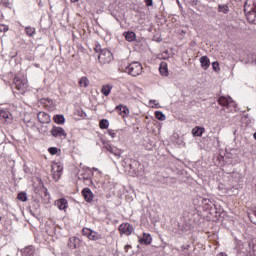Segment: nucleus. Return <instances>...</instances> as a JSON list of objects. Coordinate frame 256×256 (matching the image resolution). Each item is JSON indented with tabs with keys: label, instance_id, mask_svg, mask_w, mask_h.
I'll return each mask as SVG.
<instances>
[{
	"label": "nucleus",
	"instance_id": "obj_1",
	"mask_svg": "<svg viewBox=\"0 0 256 256\" xmlns=\"http://www.w3.org/2000/svg\"><path fill=\"white\" fill-rule=\"evenodd\" d=\"M125 73L131 77H139L143 73V66L139 62H132L125 68Z\"/></svg>",
	"mask_w": 256,
	"mask_h": 256
},
{
	"label": "nucleus",
	"instance_id": "obj_2",
	"mask_svg": "<svg viewBox=\"0 0 256 256\" xmlns=\"http://www.w3.org/2000/svg\"><path fill=\"white\" fill-rule=\"evenodd\" d=\"M244 12L247 21L256 25V0L253 2L252 6L245 5Z\"/></svg>",
	"mask_w": 256,
	"mask_h": 256
},
{
	"label": "nucleus",
	"instance_id": "obj_3",
	"mask_svg": "<svg viewBox=\"0 0 256 256\" xmlns=\"http://www.w3.org/2000/svg\"><path fill=\"white\" fill-rule=\"evenodd\" d=\"M82 235L84 237H87V239H89V241H102V239H103V234H100L99 232H97L91 228H83Z\"/></svg>",
	"mask_w": 256,
	"mask_h": 256
},
{
	"label": "nucleus",
	"instance_id": "obj_4",
	"mask_svg": "<svg viewBox=\"0 0 256 256\" xmlns=\"http://www.w3.org/2000/svg\"><path fill=\"white\" fill-rule=\"evenodd\" d=\"M111 59H113V54L109 49H102L98 54L99 63H110Z\"/></svg>",
	"mask_w": 256,
	"mask_h": 256
},
{
	"label": "nucleus",
	"instance_id": "obj_5",
	"mask_svg": "<svg viewBox=\"0 0 256 256\" xmlns=\"http://www.w3.org/2000/svg\"><path fill=\"white\" fill-rule=\"evenodd\" d=\"M52 137H56L58 139H67V132H65V129L59 126H53V128L50 131Z\"/></svg>",
	"mask_w": 256,
	"mask_h": 256
},
{
	"label": "nucleus",
	"instance_id": "obj_6",
	"mask_svg": "<svg viewBox=\"0 0 256 256\" xmlns=\"http://www.w3.org/2000/svg\"><path fill=\"white\" fill-rule=\"evenodd\" d=\"M51 173L54 181H59V179H61V175H63V166L59 164L52 165Z\"/></svg>",
	"mask_w": 256,
	"mask_h": 256
},
{
	"label": "nucleus",
	"instance_id": "obj_7",
	"mask_svg": "<svg viewBox=\"0 0 256 256\" xmlns=\"http://www.w3.org/2000/svg\"><path fill=\"white\" fill-rule=\"evenodd\" d=\"M13 115L7 110H0V123H11Z\"/></svg>",
	"mask_w": 256,
	"mask_h": 256
},
{
	"label": "nucleus",
	"instance_id": "obj_8",
	"mask_svg": "<svg viewBox=\"0 0 256 256\" xmlns=\"http://www.w3.org/2000/svg\"><path fill=\"white\" fill-rule=\"evenodd\" d=\"M14 85L18 91H25L28 87L27 80H21V78L17 76L14 78Z\"/></svg>",
	"mask_w": 256,
	"mask_h": 256
},
{
	"label": "nucleus",
	"instance_id": "obj_9",
	"mask_svg": "<svg viewBox=\"0 0 256 256\" xmlns=\"http://www.w3.org/2000/svg\"><path fill=\"white\" fill-rule=\"evenodd\" d=\"M119 231L120 233H122L123 235H131V233H133L134 231V228H133V225L129 224V223H124V224H121L119 226Z\"/></svg>",
	"mask_w": 256,
	"mask_h": 256
},
{
	"label": "nucleus",
	"instance_id": "obj_10",
	"mask_svg": "<svg viewBox=\"0 0 256 256\" xmlns=\"http://www.w3.org/2000/svg\"><path fill=\"white\" fill-rule=\"evenodd\" d=\"M218 103L222 107H228L229 105H231V103H233V98H231V96H228V97L220 96L218 98Z\"/></svg>",
	"mask_w": 256,
	"mask_h": 256
},
{
	"label": "nucleus",
	"instance_id": "obj_11",
	"mask_svg": "<svg viewBox=\"0 0 256 256\" xmlns=\"http://www.w3.org/2000/svg\"><path fill=\"white\" fill-rule=\"evenodd\" d=\"M38 121L39 123H51V116H49V114L45 113V112H39L38 115Z\"/></svg>",
	"mask_w": 256,
	"mask_h": 256
},
{
	"label": "nucleus",
	"instance_id": "obj_12",
	"mask_svg": "<svg viewBox=\"0 0 256 256\" xmlns=\"http://www.w3.org/2000/svg\"><path fill=\"white\" fill-rule=\"evenodd\" d=\"M199 61H200V65H201L202 69H204V71H207V69H209V67H211V60H209V57L202 56V57H200Z\"/></svg>",
	"mask_w": 256,
	"mask_h": 256
},
{
	"label": "nucleus",
	"instance_id": "obj_13",
	"mask_svg": "<svg viewBox=\"0 0 256 256\" xmlns=\"http://www.w3.org/2000/svg\"><path fill=\"white\" fill-rule=\"evenodd\" d=\"M82 195L87 203H91V201H93V192L89 188H84L82 190Z\"/></svg>",
	"mask_w": 256,
	"mask_h": 256
},
{
	"label": "nucleus",
	"instance_id": "obj_14",
	"mask_svg": "<svg viewBox=\"0 0 256 256\" xmlns=\"http://www.w3.org/2000/svg\"><path fill=\"white\" fill-rule=\"evenodd\" d=\"M151 241H153V238H151V234L147 233H144L143 237L139 239L141 245H151Z\"/></svg>",
	"mask_w": 256,
	"mask_h": 256
},
{
	"label": "nucleus",
	"instance_id": "obj_15",
	"mask_svg": "<svg viewBox=\"0 0 256 256\" xmlns=\"http://www.w3.org/2000/svg\"><path fill=\"white\" fill-rule=\"evenodd\" d=\"M78 179L80 181H84V183H86V185H90V183H93V181L91 180V176H89V174H87L86 172H82L78 175Z\"/></svg>",
	"mask_w": 256,
	"mask_h": 256
},
{
	"label": "nucleus",
	"instance_id": "obj_16",
	"mask_svg": "<svg viewBox=\"0 0 256 256\" xmlns=\"http://www.w3.org/2000/svg\"><path fill=\"white\" fill-rule=\"evenodd\" d=\"M56 206L58 207V209H60V211H65L67 209V199L62 198L59 199L55 202Z\"/></svg>",
	"mask_w": 256,
	"mask_h": 256
},
{
	"label": "nucleus",
	"instance_id": "obj_17",
	"mask_svg": "<svg viewBox=\"0 0 256 256\" xmlns=\"http://www.w3.org/2000/svg\"><path fill=\"white\" fill-rule=\"evenodd\" d=\"M23 256H35V248L33 246H27L21 250Z\"/></svg>",
	"mask_w": 256,
	"mask_h": 256
},
{
	"label": "nucleus",
	"instance_id": "obj_18",
	"mask_svg": "<svg viewBox=\"0 0 256 256\" xmlns=\"http://www.w3.org/2000/svg\"><path fill=\"white\" fill-rule=\"evenodd\" d=\"M124 37L129 43H133L137 39V35L133 31L124 32Z\"/></svg>",
	"mask_w": 256,
	"mask_h": 256
},
{
	"label": "nucleus",
	"instance_id": "obj_19",
	"mask_svg": "<svg viewBox=\"0 0 256 256\" xmlns=\"http://www.w3.org/2000/svg\"><path fill=\"white\" fill-rule=\"evenodd\" d=\"M160 74L163 75V77L169 76V69L167 68V63L162 62L159 67Z\"/></svg>",
	"mask_w": 256,
	"mask_h": 256
},
{
	"label": "nucleus",
	"instance_id": "obj_20",
	"mask_svg": "<svg viewBox=\"0 0 256 256\" xmlns=\"http://www.w3.org/2000/svg\"><path fill=\"white\" fill-rule=\"evenodd\" d=\"M203 133H205V128L203 127L196 126L192 129V134L194 135V137H201Z\"/></svg>",
	"mask_w": 256,
	"mask_h": 256
},
{
	"label": "nucleus",
	"instance_id": "obj_21",
	"mask_svg": "<svg viewBox=\"0 0 256 256\" xmlns=\"http://www.w3.org/2000/svg\"><path fill=\"white\" fill-rule=\"evenodd\" d=\"M112 89H113L112 85H109V84L103 85L102 88H101V93L105 97H109Z\"/></svg>",
	"mask_w": 256,
	"mask_h": 256
},
{
	"label": "nucleus",
	"instance_id": "obj_22",
	"mask_svg": "<svg viewBox=\"0 0 256 256\" xmlns=\"http://www.w3.org/2000/svg\"><path fill=\"white\" fill-rule=\"evenodd\" d=\"M116 111H119L120 115H129V108L127 106L118 105Z\"/></svg>",
	"mask_w": 256,
	"mask_h": 256
},
{
	"label": "nucleus",
	"instance_id": "obj_23",
	"mask_svg": "<svg viewBox=\"0 0 256 256\" xmlns=\"http://www.w3.org/2000/svg\"><path fill=\"white\" fill-rule=\"evenodd\" d=\"M79 243V238L77 237H72L69 239L68 246L70 249H77V244Z\"/></svg>",
	"mask_w": 256,
	"mask_h": 256
},
{
	"label": "nucleus",
	"instance_id": "obj_24",
	"mask_svg": "<svg viewBox=\"0 0 256 256\" xmlns=\"http://www.w3.org/2000/svg\"><path fill=\"white\" fill-rule=\"evenodd\" d=\"M53 120L57 123V125H63L65 123V116L63 115H54Z\"/></svg>",
	"mask_w": 256,
	"mask_h": 256
},
{
	"label": "nucleus",
	"instance_id": "obj_25",
	"mask_svg": "<svg viewBox=\"0 0 256 256\" xmlns=\"http://www.w3.org/2000/svg\"><path fill=\"white\" fill-rule=\"evenodd\" d=\"M248 217L254 225H256V208L252 209L250 212H248Z\"/></svg>",
	"mask_w": 256,
	"mask_h": 256
},
{
	"label": "nucleus",
	"instance_id": "obj_26",
	"mask_svg": "<svg viewBox=\"0 0 256 256\" xmlns=\"http://www.w3.org/2000/svg\"><path fill=\"white\" fill-rule=\"evenodd\" d=\"M78 83L80 87H89V78L83 76L82 78H80Z\"/></svg>",
	"mask_w": 256,
	"mask_h": 256
},
{
	"label": "nucleus",
	"instance_id": "obj_27",
	"mask_svg": "<svg viewBox=\"0 0 256 256\" xmlns=\"http://www.w3.org/2000/svg\"><path fill=\"white\" fill-rule=\"evenodd\" d=\"M218 11H219V13L227 14V13H229V6L227 4H223V5L219 4Z\"/></svg>",
	"mask_w": 256,
	"mask_h": 256
},
{
	"label": "nucleus",
	"instance_id": "obj_28",
	"mask_svg": "<svg viewBox=\"0 0 256 256\" xmlns=\"http://www.w3.org/2000/svg\"><path fill=\"white\" fill-rule=\"evenodd\" d=\"M100 129H108L109 128V120L102 119L99 123Z\"/></svg>",
	"mask_w": 256,
	"mask_h": 256
},
{
	"label": "nucleus",
	"instance_id": "obj_29",
	"mask_svg": "<svg viewBox=\"0 0 256 256\" xmlns=\"http://www.w3.org/2000/svg\"><path fill=\"white\" fill-rule=\"evenodd\" d=\"M26 31V35H28L29 37H33V35H35V28L27 26L25 28Z\"/></svg>",
	"mask_w": 256,
	"mask_h": 256
},
{
	"label": "nucleus",
	"instance_id": "obj_30",
	"mask_svg": "<svg viewBox=\"0 0 256 256\" xmlns=\"http://www.w3.org/2000/svg\"><path fill=\"white\" fill-rule=\"evenodd\" d=\"M155 117H156V119H158V121H165V119H166L165 114H163V112H161V111H156Z\"/></svg>",
	"mask_w": 256,
	"mask_h": 256
},
{
	"label": "nucleus",
	"instance_id": "obj_31",
	"mask_svg": "<svg viewBox=\"0 0 256 256\" xmlns=\"http://www.w3.org/2000/svg\"><path fill=\"white\" fill-rule=\"evenodd\" d=\"M202 203L205 206V209H211V205H213V202L209 199H203Z\"/></svg>",
	"mask_w": 256,
	"mask_h": 256
},
{
	"label": "nucleus",
	"instance_id": "obj_32",
	"mask_svg": "<svg viewBox=\"0 0 256 256\" xmlns=\"http://www.w3.org/2000/svg\"><path fill=\"white\" fill-rule=\"evenodd\" d=\"M18 200L23 201V202L27 201V193H25V192L19 193L18 194Z\"/></svg>",
	"mask_w": 256,
	"mask_h": 256
},
{
	"label": "nucleus",
	"instance_id": "obj_33",
	"mask_svg": "<svg viewBox=\"0 0 256 256\" xmlns=\"http://www.w3.org/2000/svg\"><path fill=\"white\" fill-rule=\"evenodd\" d=\"M7 31H9V26L0 24V33H7Z\"/></svg>",
	"mask_w": 256,
	"mask_h": 256
},
{
	"label": "nucleus",
	"instance_id": "obj_34",
	"mask_svg": "<svg viewBox=\"0 0 256 256\" xmlns=\"http://www.w3.org/2000/svg\"><path fill=\"white\" fill-rule=\"evenodd\" d=\"M212 69L214 70V71H220L221 70V68H219V62H213L212 63Z\"/></svg>",
	"mask_w": 256,
	"mask_h": 256
},
{
	"label": "nucleus",
	"instance_id": "obj_35",
	"mask_svg": "<svg viewBox=\"0 0 256 256\" xmlns=\"http://www.w3.org/2000/svg\"><path fill=\"white\" fill-rule=\"evenodd\" d=\"M48 151H49L50 155H57L58 149L55 148V147H50V148L48 149Z\"/></svg>",
	"mask_w": 256,
	"mask_h": 256
},
{
	"label": "nucleus",
	"instance_id": "obj_36",
	"mask_svg": "<svg viewBox=\"0 0 256 256\" xmlns=\"http://www.w3.org/2000/svg\"><path fill=\"white\" fill-rule=\"evenodd\" d=\"M107 150H108L110 153H113V155H115V157H117V159H119V157H121V154H119V153H117V152H114V151H113V148L108 147Z\"/></svg>",
	"mask_w": 256,
	"mask_h": 256
},
{
	"label": "nucleus",
	"instance_id": "obj_37",
	"mask_svg": "<svg viewBox=\"0 0 256 256\" xmlns=\"http://www.w3.org/2000/svg\"><path fill=\"white\" fill-rule=\"evenodd\" d=\"M149 103H150V105L154 104V106H152V107H154L155 109H159V103L157 100H150Z\"/></svg>",
	"mask_w": 256,
	"mask_h": 256
},
{
	"label": "nucleus",
	"instance_id": "obj_38",
	"mask_svg": "<svg viewBox=\"0 0 256 256\" xmlns=\"http://www.w3.org/2000/svg\"><path fill=\"white\" fill-rule=\"evenodd\" d=\"M107 133L108 135H110L112 139H115V137H117V134L115 133L114 130H107Z\"/></svg>",
	"mask_w": 256,
	"mask_h": 256
},
{
	"label": "nucleus",
	"instance_id": "obj_39",
	"mask_svg": "<svg viewBox=\"0 0 256 256\" xmlns=\"http://www.w3.org/2000/svg\"><path fill=\"white\" fill-rule=\"evenodd\" d=\"M146 7H153V0H144Z\"/></svg>",
	"mask_w": 256,
	"mask_h": 256
},
{
	"label": "nucleus",
	"instance_id": "obj_40",
	"mask_svg": "<svg viewBox=\"0 0 256 256\" xmlns=\"http://www.w3.org/2000/svg\"><path fill=\"white\" fill-rule=\"evenodd\" d=\"M190 5L195 7V5H199V0H190Z\"/></svg>",
	"mask_w": 256,
	"mask_h": 256
},
{
	"label": "nucleus",
	"instance_id": "obj_41",
	"mask_svg": "<svg viewBox=\"0 0 256 256\" xmlns=\"http://www.w3.org/2000/svg\"><path fill=\"white\" fill-rule=\"evenodd\" d=\"M129 249H131V245H125L124 246L125 253H129Z\"/></svg>",
	"mask_w": 256,
	"mask_h": 256
},
{
	"label": "nucleus",
	"instance_id": "obj_42",
	"mask_svg": "<svg viewBox=\"0 0 256 256\" xmlns=\"http://www.w3.org/2000/svg\"><path fill=\"white\" fill-rule=\"evenodd\" d=\"M182 249H189V245L187 247L183 246Z\"/></svg>",
	"mask_w": 256,
	"mask_h": 256
},
{
	"label": "nucleus",
	"instance_id": "obj_43",
	"mask_svg": "<svg viewBox=\"0 0 256 256\" xmlns=\"http://www.w3.org/2000/svg\"><path fill=\"white\" fill-rule=\"evenodd\" d=\"M79 0H71L72 3H77Z\"/></svg>",
	"mask_w": 256,
	"mask_h": 256
},
{
	"label": "nucleus",
	"instance_id": "obj_44",
	"mask_svg": "<svg viewBox=\"0 0 256 256\" xmlns=\"http://www.w3.org/2000/svg\"><path fill=\"white\" fill-rule=\"evenodd\" d=\"M253 137H254V139H255V141H256V132L253 134Z\"/></svg>",
	"mask_w": 256,
	"mask_h": 256
},
{
	"label": "nucleus",
	"instance_id": "obj_45",
	"mask_svg": "<svg viewBox=\"0 0 256 256\" xmlns=\"http://www.w3.org/2000/svg\"><path fill=\"white\" fill-rule=\"evenodd\" d=\"M7 256H9V255H7Z\"/></svg>",
	"mask_w": 256,
	"mask_h": 256
}]
</instances>
